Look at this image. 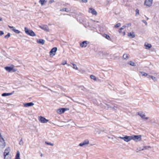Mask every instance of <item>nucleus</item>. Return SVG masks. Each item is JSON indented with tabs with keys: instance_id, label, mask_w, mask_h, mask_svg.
Here are the masks:
<instances>
[{
	"instance_id": "3",
	"label": "nucleus",
	"mask_w": 159,
	"mask_h": 159,
	"mask_svg": "<svg viewBox=\"0 0 159 159\" xmlns=\"http://www.w3.org/2000/svg\"><path fill=\"white\" fill-rule=\"evenodd\" d=\"M39 27L40 28L45 31L47 32L49 31V28L47 25H43L42 26H39Z\"/></svg>"
},
{
	"instance_id": "23",
	"label": "nucleus",
	"mask_w": 159,
	"mask_h": 159,
	"mask_svg": "<svg viewBox=\"0 0 159 159\" xmlns=\"http://www.w3.org/2000/svg\"><path fill=\"white\" fill-rule=\"evenodd\" d=\"M45 0H40L39 1V3H40L42 6H43L44 4V2H46Z\"/></svg>"
},
{
	"instance_id": "10",
	"label": "nucleus",
	"mask_w": 159,
	"mask_h": 159,
	"mask_svg": "<svg viewBox=\"0 0 159 159\" xmlns=\"http://www.w3.org/2000/svg\"><path fill=\"white\" fill-rule=\"evenodd\" d=\"M89 12L92 13L93 15H96L97 14V12L94 9L92 8H89Z\"/></svg>"
},
{
	"instance_id": "45",
	"label": "nucleus",
	"mask_w": 159,
	"mask_h": 159,
	"mask_svg": "<svg viewBox=\"0 0 159 159\" xmlns=\"http://www.w3.org/2000/svg\"><path fill=\"white\" fill-rule=\"evenodd\" d=\"M9 27L11 29H13V28H14V27L13 26H9Z\"/></svg>"
},
{
	"instance_id": "8",
	"label": "nucleus",
	"mask_w": 159,
	"mask_h": 159,
	"mask_svg": "<svg viewBox=\"0 0 159 159\" xmlns=\"http://www.w3.org/2000/svg\"><path fill=\"white\" fill-rule=\"evenodd\" d=\"M89 141L88 139H86L84 141H83V142L80 143L79 145L80 146L82 147L84 146V145L88 144H89Z\"/></svg>"
},
{
	"instance_id": "35",
	"label": "nucleus",
	"mask_w": 159,
	"mask_h": 159,
	"mask_svg": "<svg viewBox=\"0 0 159 159\" xmlns=\"http://www.w3.org/2000/svg\"><path fill=\"white\" fill-rule=\"evenodd\" d=\"M150 147L149 146H146L144 147V148L142 150H143L144 149H148L149 148H150Z\"/></svg>"
},
{
	"instance_id": "33",
	"label": "nucleus",
	"mask_w": 159,
	"mask_h": 159,
	"mask_svg": "<svg viewBox=\"0 0 159 159\" xmlns=\"http://www.w3.org/2000/svg\"><path fill=\"white\" fill-rule=\"evenodd\" d=\"M45 143H46L47 145H51L52 146H53L54 145V144L53 143H51L48 142H45Z\"/></svg>"
},
{
	"instance_id": "39",
	"label": "nucleus",
	"mask_w": 159,
	"mask_h": 159,
	"mask_svg": "<svg viewBox=\"0 0 159 159\" xmlns=\"http://www.w3.org/2000/svg\"><path fill=\"white\" fill-rule=\"evenodd\" d=\"M67 64L66 61H64L62 62V63H61V64L64 65L65 64Z\"/></svg>"
},
{
	"instance_id": "27",
	"label": "nucleus",
	"mask_w": 159,
	"mask_h": 159,
	"mask_svg": "<svg viewBox=\"0 0 159 159\" xmlns=\"http://www.w3.org/2000/svg\"><path fill=\"white\" fill-rule=\"evenodd\" d=\"M90 77L91 79L93 80L94 81H96L97 80L96 77L93 75H91L90 76Z\"/></svg>"
},
{
	"instance_id": "20",
	"label": "nucleus",
	"mask_w": 159,
	"mask_h": 159,
	"mask_svg": "<svg viewBox=\"0 0 159 159\" xmlns=\"http://www.w3.org/2000/svg\"><path fill=\"white\" fill-rule=\"evenodd\" d=\"M13 93H4L2 94V96L4 97V96H8L11 95Z\"/></svg>"
},
{
	"instance_id": "50",
	"label": "nucleus",
	"mask_w": 159,
	"mask_h": 159,
	"mask_svg": "<svg viewBox=\"0 0 159 159\" xmlns=\"http://www.w3.org/2000/svg\"><path fill=\"white\" fill-rule=\"evenodd\" d=\"M146 17V19L147 20H148L149 19V18H148L147 17H146V16H145Z\"/></svg>"
},
{
	"instance_id": "13",
	"label": "nucleus",
	"mask_w": 159,
	"mask_h": 159,
	"mask_svg": "<svg viewBox=\"0 0 159 159\" xmlns=\"http://www.w3.org/2000/svg\"><path fill=\"white\" fill-rule=\"evenodd\" d=\"M141 137L140 135H134V136L132 137L133 138L132 139H133L134 140H140L141 139Z\"/></svg>"
},
{
	"instance_id": "12",
	"label": "nucleus",
	"mask_w": 159,
	"mask_h": 159,
	"mask_svg": "<svg viewBox=\"0 0 159 159\" xmlns=\"http://www.w3.org/2000/svg\"><path fill=\"white\" fill-rule=\"evenodd\" d=\"M34 103L32 102H30L24 104V107H28L33 106Z\"/></svg>"
},
{
	"instance_id": "37",
	"label": "nucleus",
	"mask_w": 159,
	"mask_h": 159,
	"mask_svg": "<svg viewBox=\"0 0 159 159\" xmlns=\"http://www.w3.org/2000/svg\"><path fill=\"white\" fill-rule=\"evenodd\" d=\"M142 21L146 25H147V23L146 21L144 20H143Z\"/></svg>"
},
{
	"instance_id": "36",
	"label": "nucleus",
	"mask_w": 159,
	"mask_h": 159,
	"mask_svg": "<svg viewBox=\"0 0 159 159\" xmlns=\"http://www.w3.org/2000/svg\"><path fill=\"white\" fill-rule=\"evenodd\" d=\"M23 142L22 141V139H21L20 141L19 142V144L20 145H22L23 144Z\"/></svg>"
},
{
	"instance_id": "44",
	"label": "nucleus",
	"mask_w": 159,
	"mask_h": 159,
	"mask_svg": "<svg viewBox=\"0 0 159 159\" xmlns=\"http://www.w3.org/2000/svg\"><path fill=\"white\" fill-rule=\"evenodd\" d=\"M80 87L82 88L81 89L82 90H84V89H85V88L84 86H81V87Z\"/></svg>"
},
{
	"instance_id": "30",
	"label": "nucleus",
	"mask_w": 159,
	"mask_h": 159,
	"mask_svg": "<svg viewBox=\"0 0 159 159\" xmlns=\"http://www.w3.org/2000/svg\"><path fill=\"white\" fill-rule=\"evenodd\" d=\"M10 36V33H8V34L4 36V38L6 39H7L9 38Z\"/></svg>"
},
{
	"instance_id": "1",
	"label": "nucleus",
	"mask_w": 159,
	"mask_h": 159,
	"mask_svg": "<svg viewBox=\"0 0 159 159\" xmlns=\"http://www.w3.org/2000/svg\"><path fill=\"white\" fill-rule=\"evenodd\" d=\"M25 33L28 35L33 37L36 36L35 34L32 30L29 29L27 27L25 28Z\"/></svg>"
},
{
	"instance_id": "48",
	"label": "nucleus",
	"mask_w": 159,
	"mask_h": 159,
	"mask_svg": "<svg viewBox=\"0 0 159 159\" xmlns=\"http://www.w3.org/2000/svg\"><path fill=\"white\" fill-rule=\"evenodd\" d=\"M106 105H107V107L108 108H109L110 107V106H109V105H108V104H106Z\"/></svg>"
},
{
	"instance_id": "19",
	"label": "nucleus",
	"mask_w": 159,
	"mask_h": 159,
	"mask_svg": "<svg viewBox=\"0 0 159 159\" xmlns=\"http://www.w3.org/2000/svg\"><path fill=\"white\" fill-rule=\"evenodd\" d=\"M128 36L129 37H130L131 38H134L135 36L134 32H130L128 34Z\"/></svg>"
},
{
	"instance_id": "38",
	"label": "nucleus",
	"mask_w": 159,
	"mask_h": 159,
	"mask_svg": "<svg viewBox=\"0 0 159 159\" xmlns=\"http://www.w3.org/2000/svg\"><path fill=\"white\" fill-rule=\"evenodd\" d=\"M125 27L126 26L123 25L120 28V29L122 30H123L125 28Z\"/></svg>"
},
{
	"instance_id": "6",
	"label": "nucleus",
	"mask_w": 159,
	"mask_h": 159,
	"mask_svg": "<svg viewBox=\"0 0 159 159\" xmlns=\"http://www.w3.org/2000/svg\"><path fill=\"white\" fill-rule=\"evenodd\" d=\"M68 109H69L67 108H61L58 109L57 112L59 114H61L64 113L66 110Z\"/></svg>"
},
{
	"instance_id": "7",
	"label": "nucleus",
	"mask_w": 159,
	"mask_h": 159,
	"mask_svg": "<svg viewBox=\"0 0 159 159\" xmlns=\"http://www.w3.org/2000/svg\"><path fill=\"white\" fill-rule=\"evenodd\" d=\"M57 50V47L53 48L51 49L50 52L49 53L50 55H55V53L56 52Z\"/></svg>"
},
{
	"instance_id": "34",
	"label": "nucleus",
	"mask_w": 159,
	"mask_h": 159,
	"mask_svg": "<svg viewBox=\"0 0 159 159\" xmlns=\"http://www.w3.org/2000/svg\"><path fill=\"white\" fill-rule=\"evenodd\" d=\"M120 25H121L120 24V23H118L115 25V27H116V28H117V27H120Z\"/></svg>"
},
{
	"instance_id": "29",
	"label": "nucleus",
	"mask_w": 159,
	"mask_h": 159,
	"mask_svg": "<svg viewBox=\"0 0 159 159\" xmlns=\"http://www.w3.org/2000/svg\"><path fill=\"white\" fill-rule=\"evenodd\" d=\"M128 64L132 66H135V63L134 62L132 61H130L129 63H128Z\"/></svg>"
},
{
	"instance_id": "15",
	"label": "nucleus",
	"mask_w": 159,
	"mask_h": 159,
	"mask_svg": "<svg viewBox=\"0 0 159 159\" xmlns=\"http://www.w3.org/2000/svg\"><path fill=\"white\" fill-rule=\"evenodd\" d=\"M9 148H7L5 149L4 153V156L5 157V159H6L7 156L9 152Z\"/></svg>"
},
{
	"instance_id": "32",
	"label": "nucleus",
	"mask_w": 159,
	"mask_h": 159,
	"mask_svg": "<svg viewBox=\"0 0 159 159\" xmlns=\"http://www.w3.org/2000/svg\"><path fill=\"white\" fill-rule=\"evenodd\" d=\"M67 8H63L60 10V11H65L66 12H68V11H67Z\"/></svg>"
},
{
	"instance_id": "40",
	"label": "nucleus",
	"mask_w": 159,
	"mask_h": 159,
	"mask_svg": "<svg viewBox=\"0 0 159 159\" xmlns=\"http://www.w3.org/2000/svg\"><path fill=\"white\" fill-rule=\"evenodd\" d=\"M4 34V32L2 31H0V36H2Z\"/></svg>"
},
{
	"instance_id": "52",
	"label": "nucleus",
	"mask_w": 159,
	"mask_h": 159,
	"mask_svg": "<svg viewBox=\"0 0 159 159\" xmlns=\"http://www.w3.org/2000/svg\"><path fill=\"white\" fill-rule=\"evenodd\" d=\"M40 156L41 157H42L43 156V154H41V155H40Z\"/></svg>"
},
{
	"instance_id": "28",
	"label": "nucleus",
	"mask_w": 159,
	"mask_h": 159,
	"mask_svg": "<svg viewBox=\"0 0 159 159\" xmlns=\"http://www.w3.org/2000/svg\"><path fill=\"white\" fill-rule=\"evenodd\" d=\"M135 16H137L139 15V10L138 9H137L135 10Z\"/></svg>"
},
{
	"instance_id": "21",
	"label": "nucleus",
	"mask_w": 159,
	"mask_h": 159,
	"mask_svg": "<svg viewBox=\"0 0 159 159\" xmlns=\"http://www.w3.org/2000/svg\"><path fill=\"white\" fill-rule=\"evenodd\" d=\"M147 77L148 78H151V79H152V80L154 81H157V78H156V77H155L149 75Z\"/></svg>"
},
{
	"instance_id": "11",
	"label": "nucleus",
	"mask_w": 159,
	"mask_h": 159,
	"mask_svg": "<svg viewBox=\"0 0 159 159\" xmlns=\"http://www.w3.org/2000/svg\"><path fill=\"white\" fill-rule=\"evenodd\" d=\"M132 136H128L125 135V136L124 141L126 142H128L132 139Z\"/></svg>"
},
{
	"instance_id": "18",
	"label": "nucleus",
	"mask_w": 159,
	"mask_h": 159,
	"mask_svg": "<svg viewBox=\"0 0 159 159\" xmlns=\"http://www.w3.org/2000/svg\"><path fill=\"white\" fill-rule=\"evenodd\" d=\"M144 46L146 47V49H149L152 47V45L150 44L146 43H145Z\"/></svg>"
},
{
	"instance_id": "26",
	"label": "nucleus",
	"mask_w": 159,
	"mask_h": 159,
	"mask_svg": "<svg viewBox=\"0 0 159 159\" xmlns=\"http://www.w3.org/2000/svg\"><path fill=\"white\" fill-rule=\"evenodd\" d=\"M140 73L143 76H148V74L147 73L143 71L140 72Z\"/></svg>"
},
{
	"instance_id": "2",
	"label": "nucleus",
	"mask_w": 159,
	"mask_h": 159,
	"mask_svg": "<svg viewBox=\"0 0 159 159\" xmlns=\"http://www.w3.org/2000/svg\"><path fill=\"white\" fill-rule=\"evenodd\" d=\"M153 0H145L144 4L148 7H150L152 3Z\"/></svg>"
},
{
	"instance_id": "25",
	"label": "nucleus",
	"mask_w": 159,
	"mask_h": 159,
	"mask_svg": "<svg viewBox=\"0 0 159 159\" xmlns=\"http://www.w3.org/2000/svg\"><path fill=\"white\" fill-rule=\"evenodd\" d=\"M129 55L127 54H125L123 55V57L124 59H125L129 58Z\"/></svg>"
},
{
	"instance_id": "4",
	"label": "nucleus",
	"mask_w": 159,
	"mask_h": 159,
	"mask_svg": "<svg viewBox=\"0 0 159 159\" xmlns=\"http://www.w3.org/2000/svg\"><path fill=\"white\" fill-rule=\"evenodd\" d=\"M39 120L42 123H46L48 121V120L42 116L39 117Z\"/></svg>"
},
{
	"instance_id": "24",
	"label": "nucleus",
	"mask_w": 159,
	"mask_h": 159,
	"mask_svg": "<svg viewBox=\"0 0 159 159\" xmlns=\"http://www.w3.org/2000/svg\"><path fill=\"white\" fill-rule=\"evenodd\" d=\"M103 36L106 39H110V37L108 35H107V34H104L103 35Z\"/></svg>"
},
{
	"instance_id": "31",
	"label": "nucleus",
	"mask_w": 159,
	"mask_h": 159,
	"mask_svg": "<svg viewBox=\"0 0 159 159\" xmlns=\"http://www.w3.org/2000/svg\"><path fill=\"white\" fill-rule=\"evenodd\" d=\"M72 64L73 66V69H75L76 70H78V68L77 67L76 65L74 63H72Z\"/></svg>"
},
{
	"instance_id": "41",
	"label": "nucleus",
	"mask_w": 159,
	"mask_h": 159,
	"mask_svg": "<svg viewBox=\"0 0 159 159\" xmlns=\"http://www.w3.org/2000/svg\"><path fill=\"white\" fill-rule=\"evenodd\" d=\"M54 2V0H51L49 1V3H51Z\"/></svg>"
},
{
	"instance_id": "46",
	"label": "nucleus",
	"mask_w": 159,
	"mask_h": 159,
	"mask_svg": "<svg viewBox=\"0 0 159 159\" xmlns=\"http://www.w3.org/2000/svg\"><path fill=\"white\" fill-rule=\"evenodd\" d=\"M119 33H120L121 32V30L120 29L119 30Z\"/></svg>"
},
{
	"instance_id": "17",
	"label": "nucleus",
	"mask_w": 159,
	"mask_h": 159,
	"mask_svg": "<svg viewBox=\"0 0 159 159\" xmlns=\"http://www.w3.org/2000/svg\"><path fill=\"white\" fill-rule=\"evenodd\" d=\"M37 42L42 45H43L44 44L45 41L43 39H40L37 41Z\"/></svg>"
},
{
	"instance_id": "49",
	"label": "nucleus",
	"mask_w": 159,
	"mask_h": 159,
	"mask_svg": "<svg viewBox=\"0 0 159 159\" xmlns=\"http://www.w3.org/2000/svg\"><path fill=\"white\" fill-rule=\"evenodd\" d=\"M125 32H124L123 33V35H124L125 34Z\"/></svg>"
},
{
	"instance_id": "14",
	"label": "nucleus",
	"mask_w": 159,
	"mask_h": 159,
	"mask_svg": "<svg viewBox=\"0 0 159 159\" xmlns=\"http://www.w3.org/2000/svg\"><path fill=\"white\" fill-rule=\"evenodd\" d=\"M138 114L141 117L144 119L148 120V117H146L145 114H143L142 113H138Z\"/></svg>"
},
{
	"instance_id": "9",
	"label": "nucleus",
	"mask_w": 159,
	"mask_h": 159,
	"mask_svg": "<svg viewBox=\"0 0 159 159\" xmlns=\"http://www.w3.org/2000/svg\"><path fill=\"white\" fill-rule=\"evenodd\" d=\"M5 69L8 72H10L12 70L13 72H15L16 71V70L14 69L13 68L11 67L6 66L5 67Z\"/></svg>"
},
{
	"instance_id": "43",
	"label": "nucleus",
	"mask_w": 159,
	"mask_h": 159,
	"mask_svg": "<svg viewBox=\"0 0 159 159\" xmlns=\"http://www.w3.org/2000/svg\"><path fill=\"white\" fill-rule=\"evenodd\" d=\"M82 1L83 2L86 3L87 2V0H82Z\"/></svg>"
},
{
	"instance_id": "42",
	"label": "nucleus",
	"mask_w": 159,
	"mask_h": 159,
	"mask_svg": "<svg viewBox=\"0 0 159 159\" xmlns=\"http://www.w3.org/2000/svg\"><path fill=\"white\" fill-rule=\"evenodd\" d=\"M119 138H120L121 139H122L124 140L125 139V137H119Z\"/></svg>"
},
{
	"instance_id": "16",
	"label": "nucleus",
	"mask_w": 159,
	"mask_h": 159,
	"mask_svg": "<svg viewBox=\"0 0 159 159\" xmlns=\"http://www.w3.org/2000/svg\"><path fill=\"white\" fill-rule=\"evenodd\" d=\"M15 159H20V152L19 151H17Z\"/></svg>"
},
{
	"instance_id": "22",
	"label": "nucleus",
	"mask_w": 159,
	"mask_h": 159,
	"mask_svg": "<svg viewBox=\"0 0 159 159\" xmlns=\"http://www.w3.org/2000/svg\"><path fill=\"white\" fill-rule=\"evenodd\" d=\"M11 30L13 31L16 34H19L20 33V31L18 30H16L15 27Z\"/></svg>"
},
{
	"instance_id": "51",
	"label": "nucleus",
	"mask_w": 159,
	"mask_h": 159,
	"mask_svg": "<svg viewBox=\"0 0 159 159\" xmlns=\"http://www.w3.org/2000/svg\"><path fill=\"white\" fill-rule=\"evenodd\" d=\"M2 20V19L1 18H0V21H1Z\"/></svg>"
},
{
	"instance_id": "47",
	"label": "nucleus",
	"mask_w": 159,
	"mask_h": 159,
	"mask_svg": "<svg viewBox=\"0 0 159 159\" xmlns=\"http://www.w3.org/2000/svg\"><path fill=\"white\" fill-rule=\"evenodd\" d=\"M127 25H128V26H130L131 25V24L130 23H129Z\"/></svg>"
},
{
	"instance_id": "5",
	"label": "nucleus",
	"mask_w": 159,
	"mask_h": 159,
	"mask_svg": "<svg viewBox=\"0 0 159 159\" xmlns=\"http://www.w3.org/2000/svg\"><path fill=\"white\" fill-rule=\"evenodd\" d=\"M89 42L87 41H84L80 43V46L82 48H85L87 46V44L89 43Z\"/></svg>"
}]
</instances>
